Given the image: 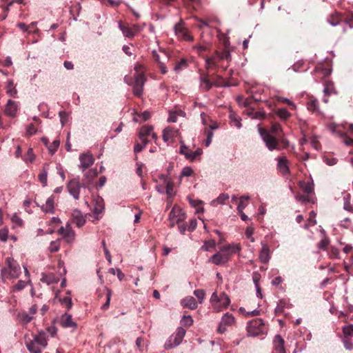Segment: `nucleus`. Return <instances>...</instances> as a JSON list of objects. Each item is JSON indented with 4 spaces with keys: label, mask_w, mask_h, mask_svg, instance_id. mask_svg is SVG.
Returning <instances> with one entry per match:
<instances>
[{
    "label": "nucleus",
    "mask_w": 353,
    "mask_h": 353,
    "mask_svg": "<svg viewBox=\"0 0 353 353\" xmlns=\"http://www.w3.org/2000/svg\"><path fill=\"white\" fill-rule=\"evenodd\" d=\"M122 2V0H102V3L105 6L112 8L118 7Z\"/></svg>",
    "instance_id": "obj_50"
},
{
    "label": "nucleus",
    "mask_w": 353,
    "mask_h": 353,
    "mask_svg": "<svg viewBox=\"0 0 353 353\" xmlns=\"http://www.w3.org/2000/svg\"><path fill=\"white\" fill-rule=\"evenodd\" d=\"M300 185H301V188H302L303 191L304 192V193H305L308 195L313 193L314 187H313L312 183L301 182Z\"/></svg>",
    "instance_id": "obj_39"
},
{
    "label": "nucleus",
    "mask_w": 353,
    "mask_h": 353,
    "mask_svg": "<svg viewBox=\"0 0 353 353\" xmlns=\"http://www.w3.org/2000/svg\"><path fill=\"white\" fill-rule=\"evenodd\" d=\"M34 154L32 148H28L27 153L23 157V159L26 163L32 162L34 160Z\"/></svg>",
    "instance_id": "obj_51"
},
{
    "label": "nucleus",
    "mask_w": 353,
    "mask_h": 353,
    "mask_svg": "<svg viewBox=\"0 0 353 353\" xmlns=\"http://www.w3.org/2000/svg\"><path fill=\"white\" fill-rule=\"evenodd\" d=\"M109 272L112 274L117 275L119 281H122L123 279L124 278V274L121 271L120 269L115 270L114 268H110L109 270Z\"/></svg>",
    "instance_id": "obj_64"
},
{
    "label": "nucleus",
    "mask_w": 353,
    "mask_h": 353,
    "mask_svg": "<svg viewBox=\"0 0 353 353\" xmlns=\"http://www.w3.org/2000/svg\"><path fill=\"white\" fill-rule=\"evenodd\" d=\"M59 140H54L52 143L49 144V145L48 146V149L51 155H53L56 152L58 148L59 147Z\"/></svg>",
    "instance_id": "obj_44"
},
{
    "label": "nucleus",
    "mask_w": 353,
    "mask_h": 353,
    "mask_svg": "<svg viewBox=\"0 0 353 353\" xmlns=\"http://www.w3.org/2000/svg\"><path fill=\"white\" fill-rule=\"evenodd\" d=\"M307 110L312 112L320 113L319 109V101L316 99L311 97L307 103Z\"/></svg>",
    "instance_id": "obj_30"
},
{
    "label": "nucleus",
    "mask_w": 353,
    "mask_h": 353,
    "mask_svg": "<svg viewBox=\"0 0 353 353\" xmlns=\"http://www.w3.org/2000/svg\"><path fill=\"white\" fill-rule=\"evenodd\" d=\"M250 197L248 195H242L239 198V204L237 205V210L239 212H243V210L247 207V201L250 200Z\"/></svg>",
    "instance_id": "obj_34"
},
{
    "label": "nucleus",
    "mask_w": 353,
    "mask_h": 353,
    "mask_svg": "<svg viewBox=\"0 0 353 353\" xmlns=\"http://www.w3.org/2000/svg\"><path fill=\"white\" fill-rule=\"evenodd\" d=\"M163 55H164V57L162 59L161 58L160 55L155 50H154L152 52V57H153L154 60L158 63V65H160L161 62H165V60L168 59V58L166 56V54H165V52H163Z\"/></svg>",
    "instance_id": "obj_54"
},
{
    "label": "nucleus",
    "mask_w": 353,
    "mask_h": 353,
    "mask_svg": "<svg viewBox=\"0 0 353 353\" xmlns=\"http://www.w3.org/2000/svg\"><path fill=\"white\" fill-rule=\"evenodd\" d=\"M194 294L196 296L199 302L201 303L205 298V291L203 290H196L194 291Z\"/></svg>",
    "instance_id": "obj_58"
},
{
    "label": "nucleus",
    "mask_w": 353,
    "mask_h": 353,
    "mask_svg": "<svg viewBox=\"0 0 353 353\" xmlns=\"http://www.w3.org/2000/svg\"><path fill=\"white\" fill-rule=\"evenodd\" d=\"M188 67V62L187 60L185 59H182L179 62L176 63L174 70L176 73H179L181 70L185 69Z\"/></svg>",
    "instance_id": "obj_37"
},
{
    "label": "nucleus",
    "mask_w": 353,
    "mask_h": 353,
    "mask_svg": "<svg viewBox=\"0 0 353 353\" xmlns=\"http://www.w3.org/2000/svg\"><path fill=\"white\" fill-rule=\"evenodd\" d=\"M230 59L231 54L228 50H223L221 52H216L214 54L210 57H208L205 60V65L208 70H212L219 67V62L222 61H229Z\"/></svg>",
    "instance_id": "obj_3"
},
{
    "label": "nucleus",
    "mask_w": 353,
    "mask_h": 353,
    "mask_svg": "<svg viewBox=\"0 0 353 353\" xmlns=\"http://www.w3.org/2000/svg\"><path fill=\"white\" fill-rule=\"evenodd\" d=\"M259 133L268 150L274 151L280 150L279 141L269 130L259 128Z\"/></svg>",
    "instance_id": "obj_4"
},
{
    "label": "nucleus",
    "mask_w": 353,
    "mask_h": 353,
    "mask_svg": "<svg viewBox=\"0 0 353 353\" xmlns=\"http://www.w3.org/2000/svg\"><path fill=\"white\" fill-rule=\"evenodd\" d=\"M330 257L332 259H339V250L338 248L332 246L329 251Z\"/></svg>",
    "instance_id": "obj_61"
},
{
    "label": "nucleus",
    "mask_w": 353,
    "mask_h": 353,
    "mask_svg": "<svg viewBox=\"0 0 353 353\" xmlns=\"http://www.w3.org/2000/svg\"><path fill=\"white\" fill-rule=\"evenodd\" d=\"M343 332L344 334V337L349 338V336L353 335V324L345 326L343 328Z\"/></svg>",
    "instance_id": "obj_56"
},
{
    "label": "nucleus",
    "mask_w": 353,
    "mask_h": 353,
    "mask_svg": "<svg viewBox=\"0 0 353 353\" xmlns=\"http://www.w3.org/2000/svg\"><path fill=\"white\" fill-rule=\"evenodd\" d=\"M295 199L296 201H301L303 203H306L312 201L308 194L305 196L298 194L295 196Z\"/></svg>",
    "instance_id": "obj_59"
},
{
    "label": "nucleus",
    "mask_w": 353,
    "mask_h": 353,
    "mask_svg": "<svg viewBox=\"0 0 353 353\" xmlns=\"http://www.w3.org/2000/svg\"><path fill=\"white\" fill-rule=\"evenodd\" d=\"M208 262L216 265H222L228 262L225 255H222L219 251L213 254L208 260Z\"/></svg>",
    "instance_id": "obj_21"
},
{
    "label": "nucleus",
    "mask_w": 353,
    "mask_h": 353,
    "mask_svg": "<svg viewBox=\"0 0 353 353\" xmlns=\"http://www.w3.org/2000/svg\"><path fill=\"white\" fill-rule=\"evenodd\" d=\"M106 291H107L106 301L101 306V309L103 310H106L109 307L110 300H111V296H112V291L110 289L107 288Z\"/></svg>",
    "instance_id": "obj_55"
},
{
    "label": "nucleus",
    "mask_w": 353,
    "mask_h": 353,
    "mask_svg": "<svg viewBox=\"0 0 353 353\" xmlns=\"http://www.w3.org/2000/svg\"><path fill=\"white\" fill-rule=\"evenodd\" d=\"M152 132L153 127L152 125H145L141 128L139 137L142 143H144V145L148 144L149 141L148 140L147 137H150Z\"/></svg>",
    "instance_id": "obj_19"
},
{
    "label": "nucleus",
    "mask_w": 353,
    "mask_h": 353,
    "mask_svg": "<svg viewBox=\"0 0 353 353\" xmlns=\"http://www.w3.org/2000/svg\"><path fill=\"white\" fill-rule=\"evenodd\" d=\"M97 175V172L96 169H91L89 171H88L84 175L85 179H83V185H88L91 183L92 179Z\"/></svg>",
    "instance_id": "obj_32"
},
{
    "label": "nucleus",
    "mask_w": 353,
    "mask_h": 353,
    "mask_svg": "<svg viewBox=\"0 0 353 353\" xmlns=\"http://www.w3.org/2000/svg\"><path fill=\"white\" fill-rule=\"evenodd\" d=\"M124 82L128 85L132 87V92L135 97H141L143 94V87L146 81L145 74L139 73L134 74V80L129 76L124 77Z\"/></svg>",
    "instance_id": "obj_2"
},
{
    "label": "nucleus",
    "mask_w": 353,
    "mask_h": 353,
    "mask_svg": "<svg viewBox=\"0 0 353 353\" xmlns=\"http://www.w3.org/2000/svg\"><path fill=\"white\" fill-rule=\"evenodd\" d=\"M7 93L11 97H15L17 94V90L14 85L12 80H9L7 83Z\"/></svg>",
    "instance_id": "obj_42"
},
{
    "label": "nucleus",
    "mask_w": 353,
    "mask_h": 353,
    "mask_svg": "<svg viewBox=\"0 0 353 353\" xmlns=\"http://www.w3.org/2000/svg\"><path fill=\"white\" fill-rule=\"evenodd\" d=\"M276 114L281 119L284 120L288 119L291 116V114L286 108L278 109Z\"/></svg>",
    "instance_id": "obj_46"
},
{
    "label": "nucleus",
    "mask_w": 353,
    "mask_h": 353,
    "mask_svg": "<svg viewBox=\"0 0 353 353\" xmlns=\"http://www.w3.org/2000/svg\"><path fill=\"white\" fill-rule=\"evenodd\" d=\"M26 345L28 350L30 353H41L42 350L43 349L39 344L34 343L33 340H30V341L26 342Z\"/></svg>",
    "instance_id": "obj_29"
},
{
    "label": "nucleus",
    "mask_w": 353,
    "mask_h": 353,
    "mask_svg": "<svg viewBox=\"0 0 353 353\" xmlns=\"http://www.w3.org/2000/svg\"><path fill=\"white\" fill-rule=\"evenodd\" d=\"M165 192L168 196L174 195V183L172 181H168L165 187Z\"/></svg>",
    "instance_id": "obj_57"
},
{
    "label": "nucleus",
    "mask_w": 353,
    "mask_h": 353,
    "mask_svg": "<svg viewBox=\"0 0 353 353\" xmlns=\"http://www.w3.org/2000/svg\"><path fill=\"white\" fill-rule=\"evenodd\" d=\"M261 245L262 248L259 256V260L263 263H268L271 258L270 248L263 243H261Z\"/></svg>",
    "instance_id": "obj_18"
},
{
    "label": "nucleus",
    "mask_w": 353,
    "mask_h": 353,
    "mask_svg": "<svg viewBox=\"0 0 353 353\" xmlns=\"http://www.w3.org/2000/svg\"><path fill=\"white\" fill-rule=\"evenodd\" d=\"M180 143H181V147H180V150H179L180 154L184 155L186 159L190 160V152H192V151L188 148V146H186L184 144L183 141H181Z\"/></svg>",
    "instance_id": "obj_40"
},
{
    "label": "nucleus",
    "mask_w": 353,
    "mask_h": 353,
    "mask_svg": "<svg viewBox=\"0 0 353 353\" xmlns=\"http://www.w3.org/2000/svg\"><path fill=\"white\" fill-rule=\"evenodd\" d=\"M189 202L192 206L194 208H198L197 212H203V208H202V201L201 200H194L191 198H188Z\"/></svg>",
    "instance_id": "obj_43"
},
{
    "label": "nucleus",
    "mask_w": 353,
    "mask_h": 353,
    "mask_svg": "<svg viewBox=\"0 0 353 353\" xmlns=\"http://www.w3.org/2000/svg\"><path fill=\"white\" fill-rule=\"evenodd\" d=\"M184 23H176L174 26V30L176 34L185 40L189 41L192 40V37L189 34L188 31L183 26Z\"/></svg>",
    "instance_id": "obj_17"
},
{
    "label": "nucleus",
    "mask_w": 353,
    "mask_h": 353,
    "mask_svg": "<svg viewBox=\"0 0 353 353\" xmlns=\"http://www.w3.org/2000/svg\"><path fill=\"white\" fill-rule=\"evenodd\" d=\"M4 112L9 117H14L17 112V103L11 99L8 100Z\"/></svg>",
    "instance_id": "obj_25"
},
{
    "label": "nucleus",
    "mask_w": 353,
    "mask_h": 353,
    "mask_svg": "<svg viewBox=\"0 0 353 353\" xmlns=\"http://www.w3.org/2000/svg\"><path fill=\"white\" fill-rule=\"evenodd\" d=\"M79 159L80 161L79 167L82 172L89 168L94 163L93 155L90 152L81 153Z\"/></svg>",
    "instance_id": "obj_13"
},
{
    "label": "nucleus",
    "mask_w": 353,
    "mask_h": 353,
    "mask_svg": "<svg viewBox=\"0 0 353 353\" xmlns=\"http://www.w3.org/2000/svg\"><path fill=\"white\" fill-rule=\"evenodd\" d=\"M275 160L277 161L276 168L282 174L290 173L289 162L285 156L278 157Z\"/></svg>",
    "instance_id": "obj_15"
},
{
    "label": "nucleus",
    "mask_w": 353,
    "mask_h": 353,
    "mask_svg": "<svg viewBox=\"0 0 353 353\" xmlns=\"http://www.w3.org/2000/svg\"><path fill=\"white\" fill-rule=\"evenodd\" d=\"M185 219V213L179 208L174 207L169 214L170 227L172 228L176 224L179 225Z\"/></svg>",
    "instance_id": "obj_9"
},
{
    "label": "nucleus",
    "mask_w": 353,
    "mask_h": 353,
    "mask_svg": "<svg viewBox=\"0 0 353 353\" xmlns=\"http://www.w3.org/2000/svg\"><path fill=\"white\" fill-rule=\"evenodd\" d=\"M32 340L34 341V343L39 344L43 348L48 345V337L45 331H39L37 334L34 336Z\"/></svg>",
    "instance_id": "obj_22"
},
{
    "label": "nucleus",
    "mask_w": 353,
    "mask_h": 353,
    "mask_svg": "<svg viewBox=\"0 0 353 353\" xmlns=\"http://www.w3.org/2000/svg\"><path fill=\"white\" fill-rule=\"evenodd\" d=\"M183 307H187L190 310H194L197 307V302L193 296H186L181 300V302Z\"/></svg>",
    "instance_id": "obj_26"
},
{
    "label": "nucleus",
    "mask_w": 353,
    "mask_h": 353,
    "mask_svg": "<svg viewBox=\"0 0 353 353\" xmlns=\"http://www.w3.org/2000/svg\"><path fill=\"white\" fill-rule=\"evenodd\" d=\"M328 22H353V13L348 10L332 12L327 19Z\"/></svg>",
    "instance_id": "obj_7"
},
{
    "label": "nucleus",
    "mask_w": 353,
    "mask_h": 353,
    "mask_svg": "<svg viewBox=\"0 0 353 353\" xmlns=\"http://www.w3.org/2000/svg\"><path fill=\"white\" fill-rule=\"evenodd\" d=\"M225 247L226 248V249L228 250V252L230 254L231 256L234 254L239 253V252L241 250V246L240 244H228L225 245Z\"/></svg>",
    "instance_id": "obj_35"
},
{
    "label": "nucleus",
    "mask_w": 353,
    "mask_h": 353,
    "mask_svg": "<svg viewBox=\"0 0 353 353\" xmlns=\"http://www.w3.org/2000/svg\"><path fill=\"white\" fill-rule=\"evenodd\" d=\"M179 135V130L171 127L165 128L163 131V139L165 142H168L172 139Z\"/></svg>",
    "instance_id": "obj_23"
},
{
    "label": "nucleus",
    "mask_w": 353,
    "mask_h": 353,
    "mask_svg": "<svg viewBox=\"0 0 353 353\" xmlns=\"http://www.w3.org/2000/svg\"><path fill=\"white\" fill-rule=\"evenodd\" d=\"M229 119H230L231 125H234L238 129H240L242 127L241 119L235 112H230V115H229Z\"/></svg>",
    "instance_id": "obj_31"
},
{
    "label": "nucleus",
    "mask_w": 353,
    "mask_h": 353,
    "mask_svg": "<svg viewBox=\"0 0 353 353\" xmlns=\"http://www.w3.org/2000/svg\"><path fill=\"white\" fill-rule=\"evenodd\" d=\"M183 4L188 10H190L191 9H195V6L199 5V1L183 0Z\"/></svg>",
    "instance_id": "obj_49"
},
{
    "label": "nucleus",
    "mask_w": 353,
    "mask_h": 353,
    "mask_svg": "<svg viewBox=\"0 0 353 353\" xmlns=\"http://www.w3.org/2000/svg\"><path fill=\"white\" fill-rule=\"evenodd\" d=\"M200 80L201 86L203 90L208 91L212 88L213 83L208 79L201 77Z\"/></svg>",
    "instance_id": "obj_41"
},
{
    "label": "nucleus",
    "mask_w": 353,
    "mask_h": 353,
    "mask_svg": "<svg viewBox=\"0 0 353 353\" xmlns=\"http://www.w3.org/2000/svg\"><path fill=\"white\" fill-rule=\"evenodd\" d=\"M41 281L46 283L48 285L55 283L59 281V279L56 277L53 274H44L42 276Z\"/></svg>",
    "instance_id": "obj_36"
},
{
    "label": "nucleus",
    "mask_w": 353,
    "mask_h": 353,
    "mask_svg": "<svg viewBox=\"0 0 353 353\" xmlns=\"http://www.w3.org/2000/svg\"><path fill=\"white\" fill-rule=\"evenodd\" d=\"M60 302L62 305L67 307L68 309H70L72 307V299L70 296H65L60 299Z\"/></svg>",
    "instance_id": "obj_62"
},
{
    "label": "nucleus",
    "mask_w": 353,
    "mask_h": 353,
    "mask_svg": "<svg viewBox=\"0 0 353 353\" xmlns=\"http://www.w3.org/2000/svg\"><path fill=\"white\" fill-rule=\"evenodd\" d=\"M216 243L214 240L205 241L204 244L201 247V250L203 251H210L212 248H214Z\"/></svg>",
    "instance_id": "obj_52"
},
{
    "label": "nucleus",
    "mask_w": 353,
    "mask_h": 353,
    "mask_svg": "<svg viewBox=\"0 0 353 353\" xmlns=\"http://www.w3.org/2000/svg\"><path fill=\"white\" fill-rule=\"evenodd\" d=\"M193 174V170L190 166H186L183 168L181 173V177L182 176H190Z\"/></svg>",
    "instance_id": "obj_63"
},
{
    "label": "nucleus",
    "mask_w": 353,
    "mask_h": 353,
    "mask_svg": "<svg viewBox=\"0 0 353 353\" xmlns=\"http://www.w3.org/2000/svg\"><path fill=\"white\" fill-rule=\"evenodd\" d=\"M60 324L63 327H76L77 323L73 321L72 316L65 313L60 319Z\"/></svg>",
    "instance_id": "obj_24"
},
{
    "label": "nucleus",
    "mask_w": 353,
    "mask_h": 353,
    "mask_svg": "<svg viewBox=\"0 0 353 353\" xmlns=\"http://www.w3.org/2000/svg\"><path fill=\"white\" fill-rule=\"evenodd\" d=\"M81 188V185H80L78 179H72L67 185L68 192L76 200L79 199Z\"/></svg>",
    "instance_id": "obj_14"
},
{
    "label": "nucleus",
    "mask_w": 353,
    "mask_h": 353,
    "mask_svg": "<svg viewBox=\"0 0 353 353\" xmlns=\"http://www.w3.org/2000/svg\"><path fill=\"white\" fill-rule=\"evenodd\" d=\"M60 248V243L59 239H57L56 241H52L50 243L49 246V250L50 252H57Z\"/></svg>",
    "instance_id": "obj_53"
},
{
    "label": "nucleus",
    "mask_w": 353,
    "mask_h": 353,
    "mask_svg": "<svg viewBox=\"0 0 353 353\" xmlns=\"http://www.w3.org/2000/svg\"><path fill=\"white\" fill-rule=\"evenodd\" d=\"M323 92H324L325 96H329L331 94H336V92L335 91V88L334 87L333 83L327 82L325 84Z\"/></svg>",
    "instance_id": "obj_38"
},
{
    "label": "nucleus",
    "mask_w": 353,
    "mask_h": 353,
    "mask_svg": "<svg viewBox=\"0 0 353 353\" xmlns=\"http://www.w3.org/2000/svg\"><path fill=\"white\" fill-rule=\"evenodd\" d=\"M49 169V164L45 163L42 168L41 172L38 176L39 182L43 187H46L48 184V171Z\"/></svg>",
    "instance_id": "obj_28"
},
{
    "label": "nucleus",
    "mask_w": 353,
    "mask_h": 353,
    "mask_svg": "<svg viewBox=\"0 0 353 353\" xmlns=\"http://www.w3.org/2000/svg\"><path fill=\"white\" fill-rule=\"evenodd\" d=\"M185 333L186 331L184 328L182 327H178L176 332L172 334L165 343L164 348L165 350H170L179 345L181 343Z\"/></svg>",
    "instance_id": "obj_6"
},
{
    "label": "nucleus",
    "mask_w": 353,
    "mask_h": 353,
    "mask_svg": "<svg viewBox=\"0 0 353 353\" xmlns=\"http://www.w3.org/2000/svg\"><path fill=\"white\" fill-rule=\"evenodd\" d=\"M210 301L214 309L217 311L227 308L230 303V299L225 292H222L220 296H218L217 293L214 292L212 293Z\"/></svg>",
    "instance_id": "obj_5"
},
{
    "label": "nucleus",
    "mask_w": 353,
    "mask_h": 353,
    "mask_svg": "<svg viewBox=\"0 0 353 353\" xmlns=\"http://www.w3.org/2000/svg\"><path fill=\"white\" fill-rule=\"evenodd\" d=\"M58 234L61 235L63 240L68 244H72L74 242L76 234L72 229L70 223H67L65 226H61L57 231Z\"/></svg>",
    "instance_id": "obj_8"
},
{
    "label": "nucleus",
    "mask_w": 353,
    "mask_h": 353,
    "mask_svg": "<svg viewBox=\"0 0 353 353\" xmlns=\"http://www.w3.org/2000/svg\"><path fill=\"white\" fill-rule=\"evenodd\" d=\"M6 266L1 270L2 281L6 279H17L21 274V268L19 263L12 257H8L6 260Z\"/></svg>",
    "instance_id": "obj_1"
},
{
    "label": "nucleus",
    "mask_w": 353,
    "mask_h": 353,
    "mask_svg": "<svg viewBox=\"0 0 353 353\" xmlns=\"http://www.w3.org/2000/svg\"><path fill=\"white\" fill-rule=\"evenodd\" d=\"M264 325L262 319H255L248 323L247 331L249 336H254L261 332V327Z\"/></svg>",
    "instance_id": "obj_11"
},
{
    "label": "nucleus",
    "mask_w": 353,
    "mask_h": 353,
    "mask_svg": "<svg viewBox=\"0 0 353 353\" xmlns=\"http://www.w3.org/2000/svg\"><path fill=\"white\" fill-rule=\"evenodd\" d=\"M54 196H50L46 201L45 204H43L41 206V209L46 213H54Z\"/></svg>",
    "instance_id": "obj_27"
},
{
    "label": "nucleus",
    "mask_w": 353,
    "mask_h": 353,
    "mask_svg": "<svg viewBox=\"0 0 353 353\" xmlns=\"http://www.w3.org/2000/svg\"><path fill=\"white\" fill-rule=\"evenodd\" d=\"M229 199L228 194L226 193H222L216 199L212 200L211 201L210 205L212 206H216L218 204H225V201H227Z\"/></svg>",
    "instance_id": "obj_33"
},
{
    "label": "nucleus",
    "mask_w": 353,
    "mask_h": 353,
    "mask_svg": "<svg viewBox=\"0 0 353 353\" xmlns=\"http://www.w3.org/2000/svg\"><path fill=\"white\" fill-rule=\"evenodd\" d=\"M337 128H339V125L334 123H331L327 125V128L331 132L336 133L339 134L341 137H343L345 134L340 133L339 131L337 130Z\"/></svg>",
    "instance_id": "obj_60"
},
{
    "label": "nucleus",
    "mask_w": 353,
    "mask_h": 353,
    "mask_svg": "<svg viewBox=\"0 0 353 353\" xmlns=\"http://www.w3.org/2000/svg\"><path fill=\"white\" fill-rule=\"evenodd\" d=\"M119 28L125 37H133L140 30L139 26L134 23H119Z\"/></svg>",
    "instance_id": "obj_12"
},
{
    "label": "nucleus",
    "mask_w": 353,
    "mask_h": 353,
    "mask_svg": "<svg viewBox=\"0 0 353 353\" xmlns=\"http://www.w3.org/2000/svg\"><path fill=\"white\" fill-rule=\"evenodd\" d=\"M284 339L281 335L277 334L273 340L274 353H285L284 347Z\"/></svg>",
    "instance_id": "obj_20"
},
{
    "label": "nucleus",
    "mask_w": 353,
    "mask_h": 353,
    "mask_svg": "<svg viewBox=\"0 0 353 353\" xmlns=\"http://www.w3.org/2000/svg\"><path fill=\"white\" fill-rule=\"evenodd\" d=\"M235 322L234 316L232 314L226 312L221 317L217 328L218 332L220 334L224 333L227 330V327L234 325Z\"/></svg>",
    "instance_id": "obj_10"
},
{
    "label": "nucleus",
    "mask_w": 353,
    "mask_h": 353,
    "mask_svg": "<svg viewBox=\"0 0 353 353\" xmlns=\"http://www.w3.org/2000/svg\"><path fill=\"white\" fill-rule=\"evenodd\" d=\"M14 227H21L23 225V220L16 214H13L10 218Z\"/></svg>",
    "instance_id": "obj_48"
},
{
    "label": "nucleus",
    "mask_w": 353,
    "mask_h": 353,
    "mask_svg": "<svg viewBox=\"0 0 353 353\" xmlns=\"http://www.w3.org/2000/svg\"><path fill=\"white\" fill-rule=\"evenodd\" d=\"M34 23H17V27L23 32H30L34 28Z\"/></svg>",
    "instance_id": "obj_45"
},
{
    "label": "nucleus",
    "mask_w": 353,
    "mask_h": 353,
    "mask_svg": "<svg viewBox=\"0 0 353 353\" xmlns=\"http://www.w3.org/2000/svg\"><path fill=\"white\" fill-rule=\"evenodd\" d=\"M205 134L206 135V139L205 141V145L206 147H208L212 141V137L214 136V133L212 130H208L207 128L204 130Z\"/></svg>",
    "instance_id": "obj_47"
},
{
    "label": "nucleus",
    "mask_w": 353,
    "mask_h": 353,
    "mask_svg": "<svg viewBox=\"0 0 353 353\" xmlns=\"http://www.w3.org/2000/svg\"><path fill=\"white\" fill-rule=\"evenodd\" d=\"M72 223H74L78 228H81L86 222L83 213L77 209H75L72 211Z\"/></svg>",
    "instance_id": "obj_16"
}]
</instances>
